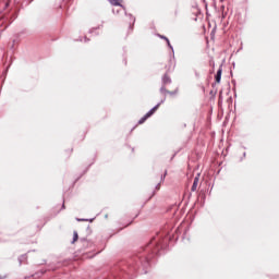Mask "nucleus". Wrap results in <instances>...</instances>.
Masks as SVG:
<instances>
[{
  "label": "nucleus",
  "instance_id": "1",
  "mask_svg": "<svg viewBox=\"0 0 279 279\" xmlns=\"http://www.w3.org/2000/svg\"><path fill=\"white\" fill-rule=\"evenodd\" d=\"M158 108H160V105L155 106L153 109H150L140 121H138V125H143V123H145V121H147V119H149V117H151L156 110H158Z\"/></svg>",
  "mask_w": 279,
  "mask_h": 279
},
{
  "label": "nucleus",
  "instance_id": "2",
  "mask_svg": "<svg viewBox=\"0 0 279 279\" xmlns=\"http://www.w3.org/2000/svg\"><path fill=\"white\" fill-rule=\"evenodd\" d=\"M222 71L223 70L221 68H219V70L217 71V74L215 76L216 84H221V73H222Z\"/></svg>",
  "mask_w": 279,
  "mask_h": 279
},
{
  "label": "nucleus",
  "instance_id": "3",
  "mask_svg": "<svg viewBox=\"0 0 279 279\" xmlns=\"http://www.w3.org/2000/svg\"><path fill=\"white\" fill-rule=\"evenodd\" d=\"M197 184H199V178L196 177L192 185V191H197Z\"/></svg>",
  "mask_w": 279,
  "mask_h": 279
},
{
  "label": "nucleus",
  "instance_id": "4",
  "mask_svg": "<svg viewBox=\"0 0 279 279\" xmlns=\"http://www.w3.org/2000/svg\"><path fill=\"white\" fill-rule=\"evenodd\" d=\"M165 95H171L173 97L174 95H178V89H174L172 92L166 89Z\"/></svg>",
  "mask_w": 279,
  "mask_h": 279
},
{
  "label": "nucleus",
  "instance_id": "5",
  "mask_svg": "<svg viewBox=\"0 0 279 279\" xmlns=\"http://www.w3.org/2000/svg\"><path fill=\"white\" fill-rule=\"evenodd\" d=\"M121 1H122V0H109V2L111 3V5H121Z\"/></svg>",
  "mask_w": 279,
  "mask_h": 279
},
{
  "label": "nucleus",
  "instance_id": "6",
  "mask_svg": "<svg viewBox=\"0 0 279 279\" xmlns=\"http://www.w3.org/2000/svg\"><path fill=\"white\" fill-rule=\"evenodd\" d=\"M77 239H80V236L77 235V231L73 232V242L72 243H76Z\"/></svg>",
  "mask_w": 279,
  "mask_h": 279
},
{
  "label": "nucleus",
  "instance_id": "7",
  "mask_svg": "<svg viewBox=\"0 0 279 279\" xmlns=\"http://www.w3.org/2000/svg\"><path fill=\"white\" fill-rule=\"evenodd\" d=\"M160 38H162L165 41H167L168 46L171 47V43L169 41V38L166 36L160 35Z\"/></svg>",
  "mask_w": 279,
  "mask_h": 279
},
{
  "label": "nucleus",
  "instance_id": "8",
  "mask_svg": "<svg viewBox=\"0 0 279 279\" xmlns=\"http://www.w3.org/2000/svg\"><path fill=\"white\" fill-rule=\"evenodd\" d=\"M163 82L165 84H168L169 82H171V78H169V76H163Z\"/></svg>",
  "mask_w": 279,
  "mask_h": 279
},
{
  "label": "nucleus",
  "instance_id": "9",
  "mask_svg": "<svg viewBox=\"0 0 279 279\" xmlns=\"http://www.w3.org/2000/svg\"><path fill=\"white\" fill-rule=\"evenodd\" d=\"M156 189H157V191H160V185H157V187H156Z\"/></svg>",
  "mask_w": 279,
  "mask_h": 279
},
{
  "label": "nucleus",
  "instance_id": "10",
  "mask_svg": "<svg viewBox=\"0 0 279 279\" xmlns=\"http://www.w3.org/2000/svg\"><path fill=\"white\" fill-rule=\"evenodd\" d=\"M171 64H173V59H170Z\"/></svg>",
  "mask_w": 279,
  "mask_h": 279
}]
</instances>
